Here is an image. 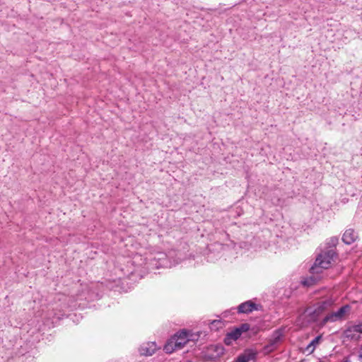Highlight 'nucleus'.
<instances>
[{"mask_svg": "<svg viewBox=\"0 0 362 362\" xmlns=\"http://www.w3.org/2000/svg\"><path fill=\"white\" fill-rule=\"evenodd\" d=\"M305 313H308L310 320L312 322H317L320 316L322 315V313L317 312L316 308L314 310L307 308Z\"/></svg>", "mask_w": 362, "mask_h": 362, "instance_id": "4468645a", "label": "nucleus"}, {"mask_svg": "<svg viewBox=\"0 0 362 362\" xmlns=\"http://www.w3.org/2000/svg\"><path fill=\"white\" fill-rule=\"evenodd\" d=\"M150 264L156 269H159L160 267H167L168 265V262L166 255L165 253L157 254L156 256L151 259Z\"/></svg>", "mask_w": 362, "mask_h": 362, "instance_id": "39448f33", "label": "nucleus"}, {"mask_svg": "<svg viewBox=\"0 0 362 362\" xmlns=\"http://www.w3.org/2000/svg\"><path fill=\"white\" fill-rule=\"evenodd\" d=\"M356 331L352 330L351 327L347 328L344 331L345 337L351 339H358L359 338V336H356Z\"/></svg>", "mask_w": 362, "mask_h": 362, "instance_id": "f3484780", "label": "nucleus"}, {"mask_svg": "<svg viewBox=\"0 0 362 362\" xmlns=\"http://www.w3.org/2000/svg\"><path fill=\"white\" fill-rule=\"evenodd\" d=\"M223 325V323L222 322V321L221 320H212L209 323V327H210L211 330H214V331H217L219 329L222 328Z\"/></svg>", "mask_w": 362, "mask_h": 362, "instance_id": "dca6fc26", "label": "nucleus"}, {"mask_svg": "<svg viewBox=\"0 0 362 362\" xmlns=\"http://www.w3.org/2000/svg\"><path fill=\"white\" fill-rule=\"evenodd\" d=\"M351 329L356 333L362 334V323L351 326Z\"/></svg>", "mask_w": 362, "mask_h": 362, "instance_id": "aec40b11", "label": "nucleus"}, {"mask_svg": "<svg viewBox=\"0 0 362 362\" xmlns=\"http://www.w3.org/2000/svg\"><path fill=\"white\" fill-rule=\"evenodd\" d=\"M257 352L253 349H246L244 352L240 354L236 359V362H250V361H255L257 358Z\"/></svg>", "mask_w": 362, "mask_h": 362, "instance_id": "423d86ee", "label": "nucleus"}, {"mask_svg": "<svg viewBox=\"0 0 362 362\" xmlns=\"http://www.w3.org/2000/svg\"><path fill=\"white\" fill-rule=\"evenodd\" d=\"M358 357V360L360 361V362H362V344L359 347Z\"/></svg>", "mask_w": 362, "mask_h": 362, "instance_id": "412c9836", "label": "nucleus"}, {"mask_svg": "<svg viewBox=\"0 0 362 362\" xmlns=\"http://www.w3.org/2000/svg\"><path fill=\"white\" fill-rule=\"evenodd\" d=\"M172 339L175 340V346H177V348L178 349H182L185 344L189 341V332L185 330L182 329L179 332H177L175 335L171 337Z\"/></svg>", "mask_w": 362, "mask_h": 362, "instance_id": "7ed1b4c3", "label": "nucleus"}, {"mask_svg": "<svg viewBox=\"0 0 362 362\" xmlns=\"http://www.w3.org/2000/svg\"><path fill=\"white\" fill-rule=\"evenodd\" d=\"M240 336H241V334H240L239 329L236 327L231 332H228L226 334V337L224 339V343L226 345H229V344H230L232 341L237 340Z\"/></svg>", "mask_w": 362, "mask_h": 362, "instance_id": "9d476101", "label": "nucleus"}, {"mask_svg": "<svg viewBox=\"0 0 362 362\" xmlns=\"http://www.w3.org/2000/svg\"><path fill=\"white\" fill-rule=\"evenodd\" d=\"M341 362H349V361L348 359L345 360V361H343Z\"/></svg>", "mask_w": 362, "mask_h": 362, "instance_id": "5701e85b", "label": "nucleus"}, {"mask_svg": "<svg viewBox=\"0 0 362 362\" xmlns=\"http://www.w3.org/2000/svg\"><path fill=\"white\" fill-rule=\"evenodd\" d=\"M261 308L262 306L260 305L256 304L251 300H247L238 305V313H252L253 310H261Z\"/></svg>", "mask_w": 362, "mask_h": 362, "instance_id": "20e7f679", "label": "nucleus"}, {"mask_svg": "<svg viewBox=\"0 0 362 362\" xmlns=\"http://www.w3.org/2000/svg\"><path fill=\"white\" fill-rule=\"evenodd\" d=\"M321 338V336H317L315 337L306 346L305 349V351L308 352L309 354H312L315 351L316 346L320 343Z\"/></svg>", "mask_w": 362, "mask_h": 362, "instance_id": "ddd939ff", "label": "nucleus"}, {"mask_svg": "<svg viewBox=\"0 0 362 362\" xmlns=\"http://www.w3.org/2000/svg\"><path fill=\"white\" fill-rule=\"evenodd\" d=\"M338 242H339V239L337 237L334 236V237L330 238L326 243L327 246H326L325 250L332 249L335 251V247H336L337 245L338 244Z\"/></svg>", "mask_w": 362, "mask_h": 362, "instance_id": "2eb2a0df", "label": "nucleus"}, {"mask_svg": "<svg viewBox=\"0 0 362 362\" xmlns=\"http://www.w3.org/2000/svg\"><path fill=\"white\" fill-rule=\"evenodd\" d=\"M157 348L155 342H148L141 346L140 353L141 355L152 356L156 352Z\"/></svg>", "mask_w": 362, "mask_h": 362, "instance_id": "1a4fd4ad", "label": "nucleus"}, {"mask_svg": "<svg viewBox=\"0 0 362 362\" xmlns=\"http://www.w3.org/2000/svg\"><path fill=\"white\" fill-rule=\"evenodd\" d=\"M334 305V301L332 299H327L325 300H322L319 302L316 305L317 312L320 313H324L325 312H329Z\"/></svg>", "mask_w": 362, "mask_h": 362, "instance_id": "6e6552de", "label": "nucleus"}, {"mask_svg": "<svg viewBox=\"0 0 362 362\" xmlns=\"http://www.w3.org/2000/svg\"><path fill=\"white\" fill-rule=\"evenodd\" d=\"M337 257L336 251L327 249L322 251L316 257L313 266L310 269L311 273H320V269H327L332 262Z\"/></svg>", "mask_w": 362, "mask_h": 362, "instance_id": "f257e3e1", "label": "nucleus"}, {"mask_svg": "<svg viewBox=\"0 0 362 362\" xmlns=\"http://www.w3.org/2000/svg\"><path fill=\"white\" fill-rule=\"evenodd\" d=\"M283 337V331L281 329H278L275 330L272 336V338L269 339V346H274L276 344H278Z\"/></svg>", "mask_w": 362, "mask_h": 362, "instance_id": "9b49d317", "label": "nucleus"}, {"mask_svg": "<svg viewBox=\"0 0 362 362\" xmlns=\"http://www.w3.org/2000/svg\"><path fill=\"white\" fill-rule=\"evenodd\" d=\"M351 307L349 304H346L339 308L337 311L328 313L321 322L322 325H325L328 322H335L342 321L346 316L351 312Z\"/></svg>", "mask_w": 362, "mask_h": 362, "instance_id": "f03ea898", "label": "nucleus"}, {"mask_svg": "<svg viewBox=\"0 0 362 362\" xmlns=\"http://www.w3.org/2000/svg\"><path fill=\"white\" fill-rule=\"evenodd\" d=\"M175 340L172 339L170 338L167 343L165 344L163 350L166 354H172L175 350H178L179 349L177 348V346H175Z\"/></svg>", "mask_w": 362, "mask_h": 362, "instance_id": "f8f14e48", "label": "nucleus"}, {"mask_svg": "<svg viewBox=\"0 0 362 362\" xmlns=\"http://www.w3.org/2000/svg\"><path fill=\"white\" fill-rule=\"evenodd\" d=\"M53 317H54V318H56L57 320H60V319L62 318V317H61V316H59V315H54V316Z\"/></svg>", "mask_w": 362, "mask_h": 362, "instance_id": "4be33fe9", "label": "nucleus"}, {"mask_svg": "<svg viewBox=\"0 0 362 362\" xmlns=\"http://www.w3.org/2000/svg\"><path fill=\"white\" fill-rule=\"evenodd\" d=\"M237 328L239 329L240 334H242V333L245 332L250 329V325L247 323H243Z\"/></svg>", "mask_w": 362, "mask_h": 362, "instance_id": "a211bd4d", "label": "nucleus"}, {"mask_svg": "<svg viewBox=\"0 0 362 362\" xmlns=\"http://www.w3.org/2000/svg\"><path fill=\"white\" fill-rule=\"evenodd\" d=\"M358 238V233L352 228H349L345 230L342 235V241L346 245H351L354 243Z\"/></svg>", "mask_w": 362, "mask_h": 362, "instance_id": "0eeeda50", "label": "nucleus"}, {"mask_svg": "<svg viewBox=\"0 0 362 362\" xmlns=\"http://www.w3.org/2000/svg\"><path fill=\"white\" fill-rule=\"evenodd\" d=\"M314 281H315L314 278L313 277H310V279H305V280L302 281V284L304 286H310L313 284Z\"/></svg>", "mask_w": 362, "mask_h": 362, "instance_id": "6ab92c4d", "label": "nucleus"}]
</instances>
